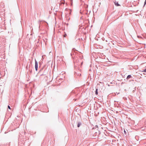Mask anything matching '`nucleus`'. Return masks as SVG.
Returning a JSON list of instances; mask_svg holds the SVG:
<instances>
[{
  "label": "nucleus",
  "instance_id": "f257e3e1",
  "mask_svg": "<svg viewBox=\"0 0 146 146\" xmlns=\"http://www.w3.org/2000/svg\"><path fill=\"white\" fill-rule=\"evenodd\" d=\"M38 63L36 61V60L35 59V68L36 70L37 71L38 69Z\"/></svg>",
  "mask_w": 146,
  "mask_h": 146
},
{
  "label": "nucleus",
  "instance_id": "f03ea898",
  "mask_svg": "<svg viewBox=\"0 0 146 146\" xmlns=\"http://www.w3.org/2000/svg\"><path fill=\"white\" fill-rule=\"evenodd\" d=\"M115 5L117 6H119L120 5L118 3V2H115Z\"/></svg>",
  "mask_w": 146,
  "mask_h": 146
},
{
  "label": "nucleus",
  "instance_id": "7ed1b4c3",
  "mask_svg": "<svg viewBox=\"0 0 146 146\" xmlns=\"http://www.w3.org/2000/svg\"><path fill=\"white\" fill-rule=\"evenodd\" d=\"M131 77V76L130 75H129L127 76V79H128Z\"/></svg>",
  "mask_w": 146,
  "mask_h": 146
},
{
  "label": "nucleus",
  "instance_id": "20e7f679",
  "mask_svg": "<svg viewBox=\"0 0 146 146\" xmlns=\"http://www.w3.org/2000/svg\"><path fill=\"white\" fill-rule=\"evenodd\" d=\"M81 125V123H78V125H77V127H79L80 126V125Z\"/></svg>",
  "mask_w": 146,
  "mask_h": 146
},
{
  "label": "nucleus",
  "instance_id": "39448f33",
  "mask_svg": "<svg viewBox=\"0 0 146 146\" xmlns=\"http://www.w3.org/2000/svg\"><path fill=\"white\" fill-rule=\"evenodd\" d=\"M95 94L96 95H97L98 94V92H95Z\"/></svg>",
  "mask_w": 146,
  "mask_h": 146
},
{
  "label": "nucleus",
  "instance_id": "423d86ee",
  "mask_svg": "<svg viewBox=\"0 0 146 146\" xmlns=\"http://www.w3.org/2000/svg\"><path fill=\"white\" fill-rule=\"evenodd\" d=\"M8 108L9 109H11V108L10 107V106H8Z\"/></svg>",
  "mask_w": 146,
  "mask_h": 146
},
{
  "label": "nucleus",
  "instance_id": "0eeeda50",
  "mask_svg": "<svg viewBox=\"0 0 146 146\" xmlns=\"http://www.w3.org/2000/svg\"><path fill=\"white\" fill-rule=\"evenodd\" d=\"M119 93H117V92H116V93H115V94H117V95H118V94H119Z\"/></svg>",
  "mask_w": 146,
  "mask_h": 146
},
{
  "label": "nucleus",
  "instance_id": "6e6552de",
  "mask_svg": "<svg viewBox=\"0 0 146 146\" xmlns=\"http://www.w3.org/2000/svg\"><path fill=\"white\" fill-rule=\"evenodd\" d=\"M142 72H146V68L145 70L142 71Z\"/></svg>",
  "mask_w": 146,
  "mask_h": 146
},
{
  "label": "nucleus",
  "instance_id": "1a4fd4ad",
  "mask_svg": "<svg viewBox=\"0 0 146 146\" xmlns=\"http://www.w3.org/2000/svg\"><path fill=\"white\" fill-rule=\"evenodd\" d=\"M146 3V0H145V4Z\"/></svg>",
  "mask_w": 146,
  "mask_h": 146
},
{
  "label": "nucleus",
  "instance_id": "9d476101",
  "mask_svg": "<svg viewBox=\"0 0 146 146\" xmlns=\"http://www.w3.org/2000/svg\"><path fill=\"white\" fill-rule=\"evenodd\" d=\"M97 91V89H96V91Z\"/></svg>",
  "mask_w": 146,
  "mask_h": 146
},
{
  "label": "nucleus",
  "instance_id": "9b49d317",
  "mask_svg": "<svg viewBox=\"0 0 146 146\" xmlns=\"http://www.w3.org/2000/svg\"><path fill=\"white\" fill-rule=\"evenodd\" d=\"M143 74H145V73H143Z\"/></svg>",
  "mask_w": 146,
  "mask_h": 146
}]
</instances>
